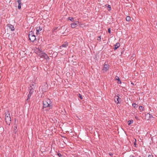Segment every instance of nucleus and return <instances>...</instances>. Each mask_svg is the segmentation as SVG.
<instances>
[{
    "instance_id": "393cba45",
    "label": "nucleus",
    "mask_w": 157,
    "mask_h": 157,
    "mask_svg": "<svg viewBox=\"0 0 157 157\" xmlns=\"http://www.w3.org/2000/svg\"><path fill=\"white\" fill-rule=\"evenodd\" d=\"M115 79L116 80H117L118 81H120V79L118 77L116 76L115 78Z\"/></svg>"
},
{
    "instance_id": "aec40b11",
    "label": "nucleus",
    "mask_w": 157,
    "mask_h": 157,
    "mask_svg": "<svg viewBox=\"0 0 157 157\" xmlns=\"http://www.w3.org/2000/svg\"><path fill=\"white\" fill-rule=\"evenodd\" d=\"M34 82H32L30 84V88H31V86H32V87H33V86H35L34 85Z\"/></svg>"
},
{
    "instance_id": "79ce46f5",
    "label": "nucleus",
    "mask_w": 157,
    "mask_h": 157,
    "mask_svg": "<svg viewBox=\"0 0 157 157\" xmlns=\"http://www.w3.org/2000/svg\"><path fill=\"white\" fill-rule=\"evenodd\" d=\"M151 117H152V115H151Z\"/></svg>"
},
{
    "instance_id": "20e7f679",
    "label": "nucleus",
    "mask_w": 157,
    "mask_h": 157,
    "mask_svg": "<svg viewBox=\"0 0 157 157\" xmlns=\"http://www.w3.org/2000/svg\"><path fill=\"white\" fill-rule=\"evenodd\" d=\"M5 119L7 124H10L11 121V118L9 113L7 112V113L6 114Z\"/></svg>"
},
{
    "instance_id": "6ab92c4d",
    "label": "nucleus",
    "mask_w": 157,
    "mask_h": 157,
    "mask_svg": "<svg viewBox=\"0 0 157 157\" xmlns=\"http://www.w3.org/2000/svg\"><path fill=\"white\" fill-rule=\"evenodd\" d=\"M133 121L132 120H129L128 121V124L130 125L133 123Z\"/></svg>"
},
{
    "instance_id": "c85d7f7f",
    "label": "nucleus",
    "mask_w": 157,
    "mask_h": 157,
    "mask_svg": "<svg viewBox=\"0 0 157 157\" xmlns=\"http://www.w3.org/2000/svg\"><path fill=\"white\" fill-rule=\"evenodd\" d=\"M108 32L109 33H110V32H111V30H110V29H108Z\"/></svg>"
},
{
    "instance_id": "1a4fd4ad",
    "label": "nucleus",
    "mask_w": 157,
    "mask_h": 157,
    "mask_svg": "<svg viewBox=\"0 0 157 157\" xmlns=\"http://www.w3.org/2000/svg\"><path fill=\"white\" fill-rule=\"evenodd\" d=\"M120 46V44L119 43H117L114 45V47L113 48V49L114 50H116Z\"/></svg>"
},
{
    "instance_id": "412c9836",
    "label": "nucleus",
    "mask_w": 157,
    "mask_h": 157,
    "mask_svg": "<svg viewBox=\"0 0 157 157\" xmlns=\"http://www.w3.org/2000/svg\"><path fill=\"white\" fill-rule=\"evenodd\" d=\"M68 19L72 21H74V19L73 17H69L68 18Z\"/></svg>"
},
{
    "instance_id": "ea45409f",
    "label": "nucleus",
    "mask_w": 157,
    "mask_h": 157,
    "mask_svg": "<svg viewBox=\"0 0 157 157\" xmlns=\"http://www.w3.org/2000/svg\"><path fill=\"white\" fill-rule=\"evenodd\" d=\"M107 5H105V6H106Z\"/></svg>"
},
{
    "instance_id": "4468645a",
    "label": "nucleus",
    "mask_w": 157,
    "mask_h": 157,
    "mask_svg": "<svg viewBox=\"0 0 157 157\" xmlns=\"http://www.w3.org/2000/svg\"><path fill=\"white\" fill-rule=\"evenodd\" d=\"M75 57V56L74 57L73 56H72L71 58V61L73 62V63H76L77 62L76 60L75 59L74 60H73V58H74Z\"/></svg>"
},
{
    "instance_id": "f8f14e48",
    "label": "nucleus",
    "mask_w": 157,
    "mask_h": 157,
    "mask_svg": "<svg viewBox=\"0 0 157 157\" xmlns=\"http://www.w3.org/2000/svg\"><path fill=\"white\" fill-rule=\"evenodd\" d=\"M46 88L47 86H42V90L43 92H45L47 90V89H46Z\"/></svg>"
},
{
    "instance_id": "f3484780",
    "label": "nucleus",
    "mask_w": 157,
    "mask_h": 157,
    "mask_svg": "<svg viewBox=\"0 0 157 157\" xmlns=\"http://www.w3.org/2000/svg\"><path fill=\"white\" fill-rule=\"evenodd\" d=\"M131 19V18L129 16H127L126 17V19L127 21H129Z\"/></svg>"
},
{
    "instance_id": "5701e85b",
    "label": "nucleus",
    "mask_w": 157,
    "mask_h": 157,
    "mask_svg": "<svg viewBox=\"0 0 157 157\" xmlns=\"http://www.w3.org/2000/svg\"><path fill=\"white\" fill-rule=\"evenodd\" d=\"M107 7L108 8V11H110L111 10V6L110 5H108L107 6Z\"/></svg>"
},
{
    "instance_id": "f03ea898",
    "label": "nucleus",
    "mask_w": 157,
    "mask_h": 157,
    "mask_svg": "<svg viewBox=\"0 0 157 157\" xmlns=\"http://www.w3.org/2000/svg\"><path fill=\"white\" fill-rule=\"evenodd\" d=\"M51 106V101L49 99H48L43 101V108L48 107H50Z\"/></svg>"
},
{
    "instance_id": "9b49d317",
    "label": "nucleus",
    "mask_w": 157,
    "mask_h": 157,
    "mask_svg": "<svg viewBox=\"0 0 157 157\" xmlns=\"http://www.w3.org/2000/svg\"><path fill=\"white\" fill-rule=\"evenodd\" d=\"M68 43L67 42H65L64 43L62 46H60V48L62 47L66 48L68 46Z\"/></svg>"
},
{
    "instance_id": "b1692460",
    "label": "nucleus",
    "mask_w": 157,
    "mask_h": 157,
    "mask_svg": "<svg viewBox=\"0 0 157 157\" xmlns=\"http://www.w3.org/2000/svg\"><path fill=\"white\" fill-rule=\"evenodd\" d=\"M17 126H15L14 127V131L15 132V133L16 132V131H15L17 129Z\"/></svg>"
},
{
    "instance_id": "cd10ccee",
    "label": "nucleus",
    "mask_w": 157,
    "mask_h": 157,
    "mask_svg": "<svg viewBox=\"0 0 157 157\" xmlns=\"http://www.w3.org/2000/svg\"><path fill=\"white\" fill-rule=\"evenodd\" d=\"M79 97L81 99H82V95L80 94H79Z\"/></svg>"
},
{
    "instance_id": "a211bd4d",
    "label": "nucleus",
    "mask_w": 157,
    "mask_h": 157,
    "mask_svg": "<svg viewBox=\"0 0 157 157\" xmlns=\"http://www.w3.org/2000/svg\"><path fill=\"white\" fill-rule=\"evenodd\" d=\"M42 52L41 51L40 49H38L37 51L36 52V54L38 55V53H40L41 52Z\"/></svg>"
},
{
    "instance_id": "7ed1b4c3",
    "label": "nucleus",
    "mask_w": 157,
    "mask_h": 157,
    "mask_svg": "<svg viewBox=\"0 0 157 157\" xmlns=\"http://www.w3.org/2000/svg\"><path fill=\"white\" fill-rule=\"evenodd\" d=\"M29 37L30 40L32 41H34L36 39L35 36L32 31L29 32Z\"/></svg>"
},
{
    "instance_id": "c756f323",
    "label": "nucleus",
    "mask_w": 157,
    "mask_h": 157,
    "mask_svg": "<svg viewBox=\"0 0 157 157\" xmlns=\"http://www.w3.org/2000/svg\"><path fill=\"white\" fill-rule=\"evenodd\" d=\"M18 3L19 5H20V4L21 5V2H18Z\"/></svg>"
},
{
    "instance_id": "423d86ee",
    "label": "nucleus",
    "mask_w": 157,
    "mask_h": 157,
    "mask_svg": "<svg viewBox=\"0 0 157 157\" xmlns=\"http://www.w3.org/2000/svg\"><path fill=\"white\" fill-rule=\"evenodd\" d=\"M114 101L115 102L117 103V104L120 103V102H121L120 99L118 95L115 97Z\"/></svg>"
},
{
    "instance_id": "39448f33",
    "label": "nucleus",
    "mask_w": 157,
    "mask_h": 157,
    "mask_svg": "<svg viewBox=\"0 0 157 157\" xmlns=\"http://www.w3.org/2000/svg\"><path fill=\"white\" fill-rule=\"evenodd\" d=\"M79 23L78 21H75L71 24V27L73 28H75L78 25Z\"/></svg>"
},
{
    "instance_id": "6e6552de",
    "label": "nucleus",
    "mask_w": 157,
    "mask_h": 157,
    "mask_svg": "<svg viewBox=\"0 0 157 157\" xmlns=\"http://www.w3.org/2000/svg\"><path fill=\"white\" fill-rule=\"evenodd\" d=\"M7 26L11 31L14 30V28L13 25L10 24H8L7 25Z\"/></svg>"
},
{
    "instance_id": "a19ab883",
    "label": "nucleus",
    "mask_w": 157,
    "mask_h": 157,
    "mask_svg": "<svg viewBox=\"0 0 157 157\" xmlns=\"http://www.w3.org/2000/svg\"><path fill=\"white\" fill-rule=\"evenodd\" d=\"M132 84L133 85V83H132Z\"/></svg>"
},
{
    "instance_id": "58836bf2",
    "label": "nucleus",
    "mask_w": 157,
    "mask_h": 157,
    "mask_svg": "<svg viewBox=\"0 0 157 157\" xmlns=\"http://www.w3.org/2000/svg\"><path fill=\"white\" fill-rule=\"evenodd\" d=\"M100 40V39H98V40Z\"/></svg>"
},
{
    "instance_id": "bb28decb",
    "label": "nucleus",
    "mask_w": 157,
    "mask_h": 157,
    "mask_svg": "<svg viewBox=\"0 0 157 157\" xmlns=\"http://www.w3.org/2000/svg\"><path fill=\"white\" fill-rule=\"evenodd\" d=\"M18 8L19 9H21V5H18Z\"/></svg>"
},
{
    "instance_id": "7c9ffc66",
    "label": "nucleus",
    "mask_w": 157,
    "mask_h": 157,
    "mask_svg": "<svg viewBox=\"0 0 157 157\" xmlns=\"http://www.w3.org/2000/svg\"><path fill=\"white\" fill-rule=\"evenodd\" d=\"M119 81V82L118 83L121 84V82L120 80V81Z\"/></svg>"
},
{
    "instance_id": "e433bc0d",
    "label": "nucleus",
    "mask_w": 157,
    "mask_h": 157,
    "mask_svg": "<svg viewBox=\"0 0 157 157\" xmlns=\"http://www.w3.org/2000/svg\"><path fill=\"white\" fill-rule=\"evenodd\" d=\"M151 156V155H149L148 156V157H150Z\"/></svg>"
},
{
    "instance_id": "0eeeda50",
    "label": "nucleus",
    "mask_w": 157,
    "mask_h": 157,
    "mask_svg": "<svg viewBox=\"0 0 157 157\" xmlns=\"http://www.w3.org/2000/svg\"><path fill=\"white\" fill-rule=\"evenodd\" d=\"M44 58L45 59H46L47 60L49 59V58L48 56L47 55V54H46L45 53H44V54L42 55V56L41 58Z\"/></svg>"
},
{
    "instance_id": "dca6fc26",
    "label": "nucleus",
    "mask_w": 157,
    "mask_h": 157,
    "mask_svg": "<svg viewBox=\"0 0 157 157\" xmlns=\"http://www.w3.org/2000/svg\"><path fill=\"white\" fill-rule=\"evenodd\" d=\"M146 117H147L148 118L149 117L150 118V117H151V115L150 114L148 113H147V114H146ZM147 120H149V118H147Z\"/></svg>"
},
{
    "instance_id": "f257e3e1",
    "label": "nucleus",
    "mask_w": 157,
    "mask_h": 157,
    "mask_svg": "<svg viewBox=\"0 0 157 157\" xmlns=\"http://www.w3.org/2000/svg\"><path fill=\"white\" fill-rule=\"evenodd\" d=\"M35 86H33V87L31 86V88H29V94L28 95V98L27 100L29 99L31 96L33 94L34 92H36L35 90Z\"/></svg>"
},
{
    "instance_id": "4c0bfd02",
    "label": "nucleus",
    "mask_w": 157,
    "mask_h": 157,
    "mask_svg": "<svg viewBox=\"0 0 157 157\" xmlns=\"http://www.w3.org/2000/svg\"><path fill=\"white\" fill-rule=\"evenodd\" d=\"M131 157H135L133 155H132Z\"/></svg>"
},
{
    "instance_id": "ddd939ff",
    "label": "nucleus",
    "mask_w": 157,
    "mask_h": 157,
    "mask_svg": "<svg viewBox=\"0 0 157 157\" xmlns=\"http://www.w3.org/2000/svg\"><path fill=\"white\" fill-rule=\"evenodd\" d=\"M42 30V28H40V27H37L36 28V34H37L39 32L41 31V30Z\"/></svg>"
},
{
    "instance_id": "f704fd0d",
    "label": "nucleus",
    "mask_w": 157,
    "mask_h": 157,
    "mask_svg": "<svg viewBox=\"0 0 157 157\" xmlns=\"http://www.w3.org/2000/svg\"><path fill=\"white\" fill-rule=\"evenodd\" d=\"M134 145H135V147H136V142H135L134 143Z\"/></svg>"
},
{
    "instance_id": "9d476101",
    "label": "nucleus",
    "mask_w": 157,
    "mask_h": 157,
    "mask_svg": "<svg viewBox=\"0 0 157 157\" xmlns=\"http://www.w3.org/2000/svg\"><path fill=\"white\" fill-rule=\"evenodd\" d=\"M109 66L108 65L105 64L104 65V67L103 68V70H105V71H106L109 69Z\"/></svg>"
},
{
    "instance_id": "4be33fe9",
    "label": "nucleus",
    "mask_w": 157,
    "mask_h": 157,
    "mask_svg": "<svg viewBox=\"0 0 157 157\" xmlns=\"http://www.w3.org/2000/svg\"><path fill=\"white\" fill-rule=\"evenodd\" d=\"M139 109L140 110H143V108H144V107L143 106H139Z\"/></svg>"
},
{
    "instance_id": "c9c22d12",
    "label": "nucleus",
    "mask_w": 157,
    "mask_h": 157,
    "mask_svg": "<svg viewBox=\"0 0 157 157\" xmlns=\"http://www.w3.org/2000/svg\"><path fill=\"white\" fill-rule=\"evenodd\" d=\"M98 38H99V39H100H100H101L100 36L99 37H98Z\"/></svg>"
},
{
    "instance_id": "37998d69",
    "label": "nucleus",
    "mask_w": 157,
    "mask_h": 157,
    "mask_svg": "<svg viewBox=\"0 0 157 157\" xmlns=\"http://www.w3.org/2000/svg\"><path fill=\"white\" fill-rule=\"evenodd\" d=\"M151 117H152V115H151Z\"/></svg>"
},
{
    "instance_id": "a878e982",
    "label": "nucleus",
    "mask_w": 157,
    "mask_h": 157,
    "mask_svg": "<svg viewBox=\"0 0 157 157\" xmlns=\"http://www.w3.org/2000/svg\"><path fill=\"white\" fill-rule=\"evenodd\" d=\"M137 105L135 103L132 104V106L134 108L136 107V106Z\"/></svg>"
},
{
    "instance_id": "2eb2a0df",
    "label": "nucleus",
    "mask_w": 157,
    "mask_h": 157,
    "mask_svg": "<svg viewBox=\"0 0 157 157\" xmlns=\"http://www.w3.org/2000/svg\"><path fill=\"white\" fill-rule=\"evenodd\" d=\"M44 52H43L42 51L40 54L38 53V56L41 58L42 56L44 54Z\"/></svg>"
},
{
    "instance_id": "2f4dec72",
    "label": "nucleus",
    "mask_w": 157,
    "mask_h": 157,
    "mask_svg": "<svg viewBox=\"0 0 157 157\" xmlns=\"http://www.w3.org/2000/svg\"><path fill=\"white\" fill-rule=\"evenodd\" d=\"M109 154L111 156H112V155H113V154L112 153H109Z\"/></svg>"
},
{
    "instance_id": "473e14b6",
    "label": "nucleus",
    "mask_w": 157,
    "mask_h": 157,
    "mask_svg": "<svg viewBox=\"0 0 157 157\" xmlns=\"http://www.w3.org/2000/svg\"><path fill=\"white\" fill-rule=\"evenodd\" d=\"M58 155L59 156V157H61V154H59Z\"/></svg>"
},
{
    "instance_id": "72a5a7b5",
    "label": "nucleus",
    "mask_w": 157,
    "mask_h": 157,
    "mask_svg": "<svg viewBox=\"0 0 157 157\" xmlns=\"http://www.w3.org/2000/svg\"><path fill=\"white\" fill-rule=\"evenodd\" d=\"M21 0H17V2H21Z\"/></svg>"
}]
</instances>
